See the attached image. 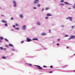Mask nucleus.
Masks as SVG:
<instances>
[{"mask_svg": "<svg viewBox=\"0 0 75 75\" xmlns=\"http://www.w3.org/2000/svg\"><path fill=\"white\" fill-rule=\"evenodd\" d=\"M35 66L36 67H36L37 68H38V69H42V68L40 66L37 65H36Z\"/></svg>", "mask_w": 75, "mask_h": 75, "instance_id": "f257e3e1", "label": "nucleus"}, {"mask_svg": "<svg viewBox=\"0 0 75 75\" xmlns=\"http://www.w3.org/2000/svg\"><path fill=\"white\" fill-rule=\"evenodd\" d=\"M32 41V40H31V39L29 38H27V42H30V41Z\"/></svg>", "mask_w": 75, "mask_h": 75, "instance_id": "f03ea898", "label": "nucleus"}, {"mask_svg": "<svg viewBox=\"0 0 75 75\" xmlns=\"http://www.w3.org/2000/svg\"><path fill=\"white\" fill-rule=\"evenodd\" d=\"M38 0H35L34 3V4H37V3H38Z\"/></svg>", "mask_w": 75, "mask_h": 75, "instance_id": "7ed1b4c3", "label": "nucleus"}, {"mask_svg": "<svg viewBox=\"0 0 75 75\" xmlns=\"http://www.w3.org/2000/svg\"><path fill=\"white\" fill-rule=\"evenodd\" d=\"M22 28L23 30H25V28H26V26H25V25H23Z\"/></svg>", "mask_w": 75, "mask_h": 75, "instance_id": "20e7f679", "label": "nucleus"}, {"mask_svg": "<svg viewBox=\"0 0 75 75\" xmlns=\"http://www.w3.org/2000/svg\"><path fill=\"white\" fill-rule=\"evenodd\" d=\"M70 38H75V36L74 35H72L71 36Z\"/></svg>", "mask_w": 75, "mask_h": 75, "instance_id": "39448f33", "label": "nucleus"}, {"mask_svg": "<svg viewBox=\"0 0 75 75\" xmlns=\"http://www.w3.org/2000/svg\"><path fill=\"white\" fill-rule=\"evenodd\" d=\"M47 16H52V15L50 13L47 14Z\"/></svg>", "mask_w": 75, "mask_h": 75, "instance_id": "423d86ee", "label": "nucleus"}, {"mask_svg": "<svg viewBox=\"0 0 75 75\" xmlns=\"http://www.w3.org/2000/svg\"><path fill=\"white\" fill-rule=\"evenodd\" d=\"M19 17L21 18H23V16L22 15H19Z\"/></svg>", "mask_w": 75, "mask_h": 75, "instance_id": "0eeeda50", "label": "nucleus"}, {"mask_svg": "<svg viewBox=\"0 0 75 75\" xmlns=\"http://www.w3.org/2000/svg\"><path fill=\"white\" fill-rule=\"evenodd\" d=\"M42 35H46V34L45 33H43L41 34Z\"/></svg>", "mask_w": 75, "mask_h": 75, "instance_id": "6e6552de", "label": "nucleus"}, {"mask_svg": "<svg viewBox=\"0 0 75 75\" xmlns=\"http://www.w3.org/2000/svg\"><path fill=\"white\" fill-rule=\"evenodd\" d=\"M2 23H7V21H4L3 20H2Z\"/></svg>", "mask_w": 75, "mask_h": 75, "instance_id": "1a4fd4ad", "label": "nucleus"}, {"mask_svg": "<svg viewBox=\"0 0 75 75\" xmlns=\"http://www.w3.org/2000/svg\"><path fill=\"white\" fill-rule=\"evenodd\" d=\"M69 19L70 21H72V18L71 17H69Z\"/></svg>", "mask_w": 75, "mask_h": 75, "instance_id": "9d476101", "label": "nucleus"}, {"mask_svg": "<svg viewBox=\"0 0 75 75\" xmlns=\"http://www.w3.org/2000/svg\"><path fill=\"white\" fill-rule=\"evenodd\" d=\"M2 59H6V57H4V56H3L2 57Z\"/></svg>", "mask_w": 75, "mask_h": 75, "instance_id": "9b49d317", "label": "nucleus"}, {"mask_svg": "<svg viewBox=\"0 0 75 75\" xmlns=\"http://www.w3.org/2000/svg\"><path fill=\"white\" fill-rule=\"evenodd\" d=\"M71 28H72V29H74V28H75V26H72L71 27Z\"/></svg>", "mask_w": 75, "mask_h": 75, "instance_id": "f8f14e48", "label": "nucleus"}, {"mask_svg": "<svg viewBox=\"0 0 75 75\" xmlns=\"http://www.w3.org/2000/svg\"><path fill=\"white\" fill-rule=\"evenodd\" d=\"M9 46H10L11 47H13V45L11 44H9Z\"/></svg>", "mask_w": 75, "mask_h": 75, "instance_id": "ddd939ff", "label": "nucleus"}, {"mask_svg": "<svg viewBox=\"0 0 75 75\" xmlns=\"http://www.w3.org/2000/svg\"><path fill=\"white\" fill-rule=\"evenodd\" d=\"M13 4H16V1H13Z\"/></svg>", "mask_w": 75, "mask_h": 75, "instance_id": "4468645a", "label": "nucleus"}, {"mask_svg": "<svg viewBox=\"0 0 75 75\" xmlns=\"http://www.w3.org/2000/svg\"><path fill=\"white\" fill-rule=\"evenodd\" d=\"M0 40H3V38L2 37H0Z\"/></svg>", "mask_w": 75, "mask_h": 75, "instance_id": "2eb2a0df", "label": "nucleus"}, {"mask_svg": "<svg viewBox=\"0 0 75 75\" xmlns=\"http://www.w3.org/2000/svg\"><path fill=\"white\" fill-rule=\"evenodd\" d=\"M64 3H65V4H67V5H68L69 4L68 3V2H65Z\"/></svg>", "mask_w": 75, "mask_h": 75, "instance_id": "dca6fc26", "label": "nucleus"}, {"mask_svg": "<svg viewBox=\"0 0 75 75\" xmlns=\"http://www.w3.org/2000/svg\"><path fill=\"white\" fill-rule=\"evenodd\" d=\"M5 41H7V42H8V40H7V39L6 38L5 39Z\"/></svg>", "mask_w": 75, "mask_h": 75, "instance_id": "f3484780", "label": "nucleus"}, {"mask_svg": "<svg viewBox=\"0 0 75 75\" xmlns=\"http://www.w3.org/2000/svg\"><path fill=\"white\" fill-rule=\"evenodd\" d=\"M64 0H62L60 1V2L61 3H63V2H64Z\"/></svg>", "mask_w": 75, "mask_h": 75, "instance_id": "a211bd4d", "label": "nucleus"}, {"mask_svg": "<svg viewBox=\"0 0 75 75\" xmlns=\"http://www.w3.org/2000/svg\"><path fill=\"white\" fill-rule=\"evenodd\" d=\"M15 29L16 30H19V28H15Z\"/></svg>", "mask_w": 75, "mask_h": 75, "instance_id": "6ab92c4d", "label": "nucleus"}, {"mask_svg": "<svg viewBox=\"0 0 75 75\" xmlns=\"http://www.w3.org/2000/svg\"><path fill=\"white\" fill-rule=\"evenodd\" d=\"M37 24H38V25H41L40 24V23H39V22Z\"/></svg>", "mask_w": 75, "mask_h": 75, "instance_id": "aec40b11", "label": "nucleus"}, {"mask_svg": "<svg viewBox=\"0 0 75 75\" xmlns=\"http://www.w3.org/2000/svg\"><path fill=\"white\" fill-rule=\"evenodd\" d=\"M0 49H1V50H3V48L2 47H1Z\"/></svg>", "mask_w": 75, "mask_h": 75, "instance_id": "412c9836", "label": "nucleus"}, {"mask_svg": "<svg viewBox=\"0 0 75 75\" xmlns=\"http://www.w3.org/2000/svg\"><path fill=\"white\" fill-rule=\"evenodd\" d=\"M60 5L61 6H64V4H60Z\"/></svg>", "mask_w": 75, "mask_h": 75, "instance_id": "4be33fe9", "label": "nucleus"}, {"mask_svg": "<svg viewBox=\"0 0 75 75\" xmlns=\"http://www.w3.org/2000/svg\"><path fill=\"white\" fill-rule=\"evenodd\" d=\"M33 40H38V39H37V38H35V39H34Z\"/></svg>", "mask_w": 75, "mask_h": 75, "instance_id": "5701e85b", "label": "nucleus"}, {"mask_svg": "<svg viewBox=\"0 0 75 75\" xmlns=\"http://www.w3.org/2000/svg\"><path fill=\"white\" fill-rule=\"evenodd\" d=\"M17 5H16V4H15L14 5V7H16Z\"/></svg>", "mask_w": 75, "mask_h": 75, "instance_id": "b1692460", "label": "nucleus"}, {"mask_svg": "<svg viewBox=\"0 0 75 75\" xmlns=\"http://www.w3.org/2000/svg\"><path fill=\"white\" fill-rule=\"evenodd\" d=\"M24 42V41H22L21 42V43L22 44V43H23Z\"/></svg>", "mask_w": 75, "mask_h": 75, "instance_id": "393cba45", "label": "nucleus"}, {"mask_svg": "<svg viewBox=\"0 0 75 75\" xmlns=\"http://www.w3.org/2000/svg\"><path fill=\"white\" fill-rule=\"evenodd\" d=\"M67 20H68V19H69V17L67 18H66Z\"/></svg>", "mask_w": 75, "mask_h": 75, "instance_id": "a878e982", "label": "nucleus"}, {"mask_svg": "<svg viewBox=\"0 0 75 75\" xmlns=\"http://www.w3.org/2000/svg\"><path fill=\"white\" fill-rule=\"evenodd\" d=\"M5 26H7V24L6 23H5Z\"/></svg>", "mask_w": 75, "mask_h": 75, "instance_id": "bb28decb", "label": "nucleus"}, {"mask_svg": "<svg viewBox=\"0 0 75 75\" xmlns=\"http://www.w3.org/2000/svg\"><path fill=\"white\" fill-rule=\"evenodd\" d=\"M43 67H45V68H47V66H45V65H44L43 66Z\"/></svg>", "mask_w": 75, "mask_h": 75, "instance_id": "cd10ccee", "label": "nucleus"}, {"mask_svg": "<svg viewBox=\"0 0 75 75\" xmlns=\"http://www.w3.org/2000/svg\"><path fill=\"white\" fill-rule=\"evenodd\" d=\"M38 7H40V4H39L38 5Z\"/></svg>", "mask_w": 75, "mask_h": 75, "instance_id": "c85d7f7f", "label": "nucleus"}, {"mask_svg": "<svg viewBox=\"0 0 75 75\" xmlns=\"http://www.w3.org/2000/svg\"><path fill=\"white\" fill-rule=\"evenodd\" d=\"M16 26H18V25L16 23Z\"/></svg>", "mask_w": 75, "mask_h": 75, "instance_id": "c756f323", "label": "nucleus"}, {"mask_svg": "<svg viewBox=\"0 0 75 75\" xmlns=\"http://www.w3.org/2000/svg\"><path fill=\"white\" fill-rule=\"evenodd\" d=\"M50 67L51 68H53V67H52V66H51Z\"/></svg>", "mask_w": 75, "mask_h": 75, "instance_id": "7c9ffc66", "label": "nucleus"}, {"mask_svg": "<svg viewBox=\"0 0 75 75\" xmlns=\"http://www.w3.org/2000/svg\"><path fill=\"white\" fill-rule=\"evenodd\" d=\"M65 37H68V35H65Z\"/></svg>", "mask_w": 75, "mask_h": 75, "instance_id": "2f4dec72", "label": "nucleus"}, {"mask_svg": "<svg viewBox=\"0 0 75 75\" xmlns=\"http://www.w3.org/2000/svg\"><path fill=\"white\" fill-rule=\"evenodd\" d=\"M11 20H12L13 19V17H12L11 18Z\"/></svg>", "mask_w": 75, "mask_h": 75, "instance_id": "473e14b6", "label": "nucleus"}, {"mask_svg": "<svg viewBox=\"0 0 75 75\" xmlns=\"http://www.w3.org/2000/svg\"><path fill=\"white\" fill-rule=\"evenodd\" d=\"M49 73H52V71H50Z\"/></svg>", "mask_w": 75, "mask_h": 75, "instance_id": "72a5a7b5", "label": "nucleus"}, {"mask_svg": "<svg viewBox=\"0 0 75 75\" xmlns=\"http://www.w3.org/2000/svg\"><path fill=\"white\" fill-rule=\"evenodd\" d=\"M49 33H51V30H49Z\"/></svg>", "mask_w": 75, "mask_h": 75, "instance_id": "f704fd0d", "label": "nucleus"}, {"mask_svg": "<svg viewBox=\"0 0 75 75\" xmlns=\"http://www.w3.org/2000/svg\"><path fill=\"white\" fill-rule=\"evenodd\" d=\"M13 27H16V26L15 25H13Z\"/></svg>", "mask_w": 75, "mask_h": 75, "instance_id": "c9c22d12", "label": "nucleus"}, {"mask_svg": "<svg viewBox=\"0 0 75 75\" xmlns=\"http://www.w3.org/2000/svg\"><path fill=\"white\" fill-rule=\"evenodd\" d=\"M57 45H59V43H57Z\"/></svg>", "mask_w": 75, "mask_h": 75, "instance_id": "e433bc0d", "label": "nucleus"}, {"mask_svg": "<svg viewBox=\"0 0 75 75\" xmlns=\"http://www.w3.org/2000/svg\"><path fill=\"white\" fill-rule=\"evenodd\" d=\"M6 46V47H7L8 48V46L6 45V46Z\"/></svg>", "mask_w": 75, "mask_h": 75, "instance_id": "4c0bfd02", "label": "nucleus"}, {"mask_svg": "<svg viewBox=\"0 0 75 75\" xmlns=\"http://www.w3.org/2000/svg\"><path fill=\"white\" fill-rule=\"evenodd\" d=\"M34 9H36V8H36V7H34Z\"/></svg>", "mask_w": 75, "mask_h": 75, "instance_id": "58836bf2", "label": "nucleus"}, {"mask_svg": "<svg viewBox=\"0 0 75 75\" xmlns=\"http://www.w3.org/2000/svg\"><path fill=\"white\" fill-rule=\"evenodd\" d=\"M60 39H58V41H60Z\"/></svg>", "mask_w": 75, "mask_h": 75, "instance_id": "ea45409f", "label": "nucleus"}, {"mask_svg": "<svg viewBox=\"0 0 75 75\" xmlns=\"http://www.w3.org/2000/svg\"><path fill=\"white\" fill-rule=\"evenodd\" d=\"M30 65V66H32V65H31V64H29Z\"/></svg>", "mask_w": 75, "mask_h": 75, "instance_id": "a19ab883", "label": "nucleus"}, {"mask_svg": "<svg viewBox=\"0 0 75 75\" xmlns=\"http://www.w3.org/2000/svg\"><path fill=\"white\" fill-rule=\"evenodd\" d=\"M1 16H2L3 17H4V16L3 15H2Z\"/></svg>", "mask_w": 75, "mask_h": 75, "instance_id": "79ce46f5", "label": "nucleus"}, {"mask_svg": "<svg viewBox=\"0 0 75 75\" xmlns=\"http://www.w3.org/2000/svg\"><path fill=\"white\" fill-rule=\"evenodd\" d=\"M45 19H47V17H45Z\"/></svg>", "mask_w": 75, "mask_h": 75, "instance_id": "37998d69", "label": "nucleus"}, {"mask_svg": "<svg viewBox=\"0 0 75 75\" xmlns=\"http://www.w3.org/2000/svg\"><path fill=\"white\" fill-rule=\"evenodd\" d=\"M71 38H69V40H71Z\"/></svg>", "mask_w": 75, "mask_h": 75, "instance_id": "c03bdc74", "label": "nucleus"}, {"mask_svg": "<svg viewBox=\"0 0 75 75\" xmlns=\"http://www.w3.org/2000/svg\"><path fill=\"white\" fill-rule=\"evenodd\" d=\"M4 50H6V48H4Z\"/></svg>", "mask_w": 75, "mask_h": 75, "instance_id": "a18cd8bd", "label": "nucleus"}, {"mask_svg": "<svg viewBox=\"0 0 75 75\" xmlns=\"http://www.w3.org/2000/svg\"><path fill=\"white\" fill-rule=\"evenodd\" d=\"M44 9H42V11H44Z\"/></svg>", "mask_w": 75, "mask_h": 75, "instance_id": "49530a36", "label": "nucleus"}, {"mask_svg": "<svg viewBox=\"0 0 75 75\" xmlns=\"http://www.w3.org/2000/svg\"><path fill=\"white\" fill-rule=\"evenodd\" d=\"M67 49L69 48V47H67Z\"/></svg>", "mask_w": 75, "mask_h": 75, "instance_id": "de8ad7c7", "label": "nucleus"}, {"mask_svg": "<svg viewBox=\"0 0 75 75\" xmlns=\"http://www.w3.org/2000/svg\"><path fill=\"white\" fill-rule=\"evenodd\" d=\"M62 27H64V26H63V25H62Z\"/></svg>", "mask_w": 75, "mask_h": 75, "instance_id": "09e8293b", "label": "nucleus"}, {"mask_svg": "<svg viewBox=\"0 0 75 75\" xmlns=\"http://www.w3.org/2000/svg\"><path fill=\"white\" fill-rule=\"evenodd\" d=\"M46 10H47V8H46Z\"/></svg>", "mask_w": 75, "mask_h": 75, "instance_id": "8fccbe9b", "label": "nucleus"}, {"mask_svg": "<svg viewBox=\"0 0 75 75\" xmlns=\"http://www.w3.org/2000/svg\"><path fill=\"white\" fill-rule=\"evenodd\" d=\"M74 6H74V7H75V3L74 4Z\"/></svg>", "mask_w": 75, "mask_h": 75, "instance_id": "3c124183", "label": "nucleus"}, {"mask_svg": "<svg viewBox=\"0 0 75 75\" xmlns=\"http://www.w3.org/2000/svg\"><path fill=\"white\" fill-rule=\"evenodd\" d=\"M11 31H13V29H11Z\"/></svg>", "mask_w": 75, "mask_h": 75, "instance_id": "603ef678", "label": "nucleus"}, {"mask_svg": "<svg viewBox=\"0 0 75 75\" xmlns=\"http://www.w3.org/2000/svg\"><path fill=\"white\" fill-rule=\"evenodd\" d=\"M48 9H49V8H47V9L48 10Z\"/></svg>", "mask_w": 75, "mask_h": 75, "instance_id": "864d4df0", "label": "nucleus"}, {"mask_svg": "<svg viewBox=\"0 0 75 75\" xmlns=\"http://www.w3.org/2000/svg\"><path fill=\"white\" fill-rule=\"evenodd\" d=\"M0 42H1V40H0Z\"/></svg>", "mask_w": 75, "mask_h": 75, "instance_id": "5fc2aeb1", "label": "nucleus"}, {"mask_svg": "<svg viewBox=\"0 0 75 75\" xmlns=\"http://www.w3.org/2000/svg\"><path fill=\"white\" fill-rule=\"evenodd\" d=\"M70 8H68L69 9H70Z\"/></svg>", "mask_w": 75, "mask_h": 75, "instance_id": "6e6d98bb", "label": "nucleus"}, {"mask_svg": "<svg viewBox=\"0 0 75 75\" xmlns=\"http://www.w3.org/2000/svg\"><path fill=\"white\" fill-rule=\"evenodd\" d=\"M13 51H14V50H13Z\"/></svg>", "mask_w": 75, "mask_h": 75, "instance_id": "4d7b16f0", "label": "nucleus"}, {"mask_svg": "<svg viewBox=\"0 0 75 75\" xmlns=\"http://www.w3.org/2000/svg\"><path fill=\"white\" fill-rule=\"evenodd\" d=\"M74 55H75V54H74Z\"/></svg>", "mask_w": 75, "mask_h": 75, "instance_id": "13d9d810", "label": "nucleus"}, {"mask_svg": "<svg viewBox=\"0 0 75 75\" xmlns=\"http://www.w3.org/2000/svg\"><path fill=\"white\" fill-rule=\"evenodd\" d=\"M74 71L75 72V70H74Z\"/></svg>", "mask_w": 75, "mask_h": 75, "instance_id": "bf43d9fd", "label": "nucleus"}, {"mask_svg": "<svg viewBox=\"0 0 75 75\" xmlns=\"http://www.w3.org/2000/svg\"><path fill=\"white\" fill-rule=\"evenodd\" d=\"M44 50H45V49H44Z\"/></svg>", "mask_w": 75, "mask_h": 75, "instance_id": "052dcab7", "label": "nucleus"}, {"mask_svg": "<svg viewBox=\"0 0 75 75\" xmlns=\"http://www.w3.org/2000/svg\"><path fill=\"white\" fill-rule=\"evenodd\" d=\"M48 18V17H47V18Z\"/></svg>", "mask_w": 75, "mask_h": 75, "instance_id": "680f3d73", "label": "nucleus"}]
</instances>
